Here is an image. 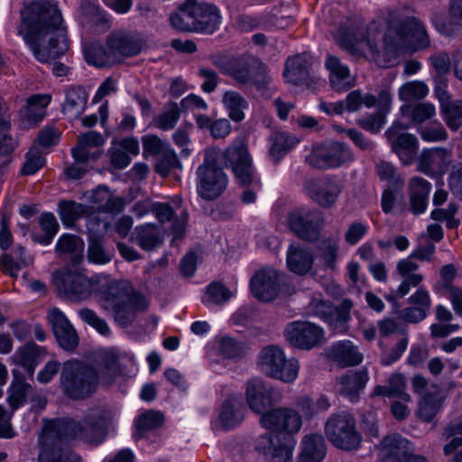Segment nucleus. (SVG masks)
Here are the masks:
<instances>
[{
  "mask_svg": "<svg viewBox=\"0 0 462 462\" xmlns=\"http://www.w3.org/2000/svg\"><path fill=\"white\" fill-rule=\"evenodd\" d=\"M115 62L119 60V56H133L139 52L131 37L123 32H115L110 35L106 44Z\"/></svg>",
  "mask_w": 462,
  "mask_h": 462,
  "instance_id": "nucleus-41",
  "label": "nucleus"
},
{
  "mask_svg": "<svg viewBox=\"0 0 462 462\" xmlns=\"http://www.w3.org/2000/svg\"><path fill=\"white\" fill-rule=\"evenodd\" d=\"M235 295L236 291L228 290L220 282H212L207 287L202 301L208 308H212L225 304Z\"/></svg>",
  "mask_w": 462,
  "mask_h": 462,
  "instance_id": "nucleus-48",
  "label": "nucleus"
},
{
  "mask_svg": "<svg viewBox=\"0 0 462 462\" xmlns=\"http://www.w3.org/2000/svg\"><path fill=\"white\" fill-rule=\"evenodd\" d=\"M430 184L420 177H413L410 180L411 208L414 214H421L427 208V199L430 191Z\"/></svg>",
  "mask_w": 462,
  "mask_h": 462,
  "instance_id": "nucleus-37",
  "label": "nucleus"
},
{
  "mask_svg": "<svg viewBox=\"0 0 462 462\" xmlns=\"http://www.w3.org/2000/svg\"><path fill=\"white\" fill-rule=\"evenodd\" d=\"M88 100L86 91L80 87L69 88L62 105V112L69 118H78L85 110Z\"/></svg>",
  "mask_w": 462,
  "mask_h": 462,
  "instance_id": "nucleus-40",
  "label": "nucleus"
},
{
  "mask_svg": "<svg viewBox=\"0 0 462 462\" xmlns=\"http://www.w3.org/2000/svg\"><path fill=\"white\" fill-rule=\"evenodd\" d=\"M300 143V139L284 132H278L271 137L270 156L279 162L289 151Z\"/></svg>",
  "mask_w": 462,
  "mask_h": 462,
  "instance_id": "nucleus-44",
  "label": "nucleus"
},
{
  "mask_svg": "<svg viewBox=\"0 0 462 462\" xmlns=\"http://www.w3.org/2000/svg\"><path fill=\"white\" fill-rule=\"evenodd\" d=\"M410 442L399 435L388 436L381 443L382 462H427L421 456L408 452Z\"/></svg>",
  "mask_w": 462,
  "mask_h": 462,
  "instance_id": "nucleus-19",
  "label": "nucleus"
},
{
  "mask_svg": "<svg viewBox=\"0 0 462 462\" xmlns=\"http://www.w3.org/2000/svg\"><path fill=\"white\" fill-rule=\"evenodd\" d=\"M101 277L86 276L80 272L60 271L53 276V283L59 292L70 300H84L99 288Z\"/></svg>",
  "mask_w": 462,
  "mask_h": 462,
  "instance_id": "nucleus-10",
  "label": "nucleus"
},
{
  "mask_svg": "<svg viewBox=\"0 0 462 462\" xmlns=\"http://www.w3.org/2000/svg\"><path fill=\"white\" fill-rule=\"evenodd\" d=\"M83 52L86 61L96 67H105L115 62L109 50L97 43L85 44Z\"/></svg>",
  "mask_w": 462,
  "mask_h": 462,
  "instance_id": "nucleus-51",
  "label": "nucleus"
},
{
  "mask_svg": "<svg viewBox=\"0 0 462 462\" xmlns=\"http://www.w3.org/2000/svg\"><path fill=\"white\" fill-rule=\"evenodd\" d=\"M257 366L267 376L284 383L294 382L300 371L299 361L287 358L283 349L274 345L264 346L260 351Z\"/></svg>",
  "mask_w": 462,
  "mask_h": 462,
  "instance_id": "nucleus-9",
  "label": "nucleus"
},
{
  "mask_svg": "<svg viewBox=\"0 0 462 462\" xmlns=\"http://www.w3.org/2000/svg\"><path fill=\"white\" fill-rule=\"evenodd\" d=\"M100 303L122 327L130 325L137 312L144 310L148 305L144 297L139 294L129 295L116 282L101 293Z\"/></svg>",
  "mask_w": 462,
  "mask_h": 462,
  "instance_id": "nucleus-6",
  "label": "nucleus"
},
{
  "mask_svg": "<svg viewBox=\"0 0 462 462\" xmlns=\"http://www.w3.org/2000/svg\"><path fill=\"white\" fill-rule=\"evenodd\" d=\"M406 128L408 125L395 121L385 132V136L402 163L410 164L416 155L418 140L413 134L402 133Z\"/></svg>",
  "mask_w": 462,
  "mask_h": 462,
  "instance_id": "nucleus-15",
  "label": "nucleus"
},
{
  "mask_svg": "<svg viewBox=\"0 0 462 462\" xmlns=\"http://www.w3.org/2000/svg\"><path fill=\"white\" fill-rule=\"evenodd\" d=\"M378 97L373 94H366L364 97L358 90L350 92L344 102L345 110L348 112L357 111L363 105L368 108L375 106Z\"/></svg>",
  "mask_w": 462,
  "mask_h": 462,
  "instance_id": "nucleus-55",
  "label": "nucleus"
},
{
  "mask_svg": "<svg viewBox=\"0 0 462 462\" xmlns=\"http://www.w3.org/2000/svg\"><path fill=\"white\" fill-rule=\"evenodd\" d=\"M392 96L387 89L382 90L376 102L377 110L374 115H370L359 119L358 124L365 130L376 133L380 131L386 123V116L391 111Z\"/></svg>",
  "mask_w": 462,
  "mask_h": 462,
  "instance_id": "nucleus-29",
  "label": "nucleus"
},
{
  "mask_svg": "<svg viewBox=\"0 0 462 462\" xmlns=\"http://www.w3.org/2000/svg\"><path fill=\"white\" fill-rule=\"evenodd\" d=\"M163 422V416L159 411H146L139 415L135 421L137 434L142 437L143 432L161 426Z\"/></svg>",
  "mask_w": 462,
  "mask_h": 462,
  "instance_id": "nucleus-60",
  "label": "nucleus"
},
{
  "mask_svg": "<svg viewBox=\"0 0 462 462\" xmlns=\"http://www.w3.org/2000/svg\"><path fill=\"white\" fill-rule=\"evenodd\" d=\"M285 280L286 275H280L272 268H263L251 279L252 293L262 301H271L282 291Z\"/></svg>",
  "mask_w": 462,
  "mask_h": 462,
  "instance_id": "nucleus-14",
  "label": "nucleus"
},
{
  "mask_svg": "<svg viewBox=\"0 0 462 462\" xmlns=\"http://www.w3.org/2000/svg\"><path fill=\"white\" fill-rule=\"evenodd\" d=\"M284 337L294 346L310 349L322 341L324 331L313 323L295 321L287 326Z\"/></svg>",
  "mask_w": 462,
  "mask_h": 462,
  "instance_id": "nucleus-16",
  "label": "nucleus"
},
{
  "mask_svg": "<svg viewBox=\"0 0 462 462\" xmlns=\"http://www.w3.org/2000/svg\"><path fill=\"white\" fill-rule=\"evenodd\" d=\"M328 358L340 367L354 366L363 361V354L350 340L335 343L327 350Z\"/></svg>",
  "mask_w": 462,
  "mask_h": 462,
  "instance_id": "nucleus-25",
  "label": "nucleus"
},
{
  "mask_svg": "<svg viewBox=\"0 0 462 462\" xmlns=\"http://www.w3.org/2000/svg\"><path fill=\"white\" fill-rule=\"evenodd\" d=\"M374 395H383L396 398L402 402H410L411 397L405 393V379L401 374H393L389 380V386L378 385L374 390Z\"/></svg>",
  "mask_w": 462,
  "mask_h": 462,
  "instance_id": "nucleus-47",
  "label": "nucleus"
},
{
  "mask_svg": "<svg viewBox=\"0 0 462 462\" xmlns=\"http://www.w3.org/2000/svg\"><path fill=\"white\" fill-rule=\"evenodd\" d=\"M245 416V407L238 396H232L222 404L217 422L225 429H230L238 425Z\"/></svg>",
  "mask_w": 462,
  "mask_h": 462,
  "instance_id": "nucleus-34",
  "label": "nucleus"
},
{
  "mask_svg": "<svg viewBox=\"0 0 462 462\" xmlns=\"http://www.w3.org/2000/svg\"><path fill=\"white\" fill-rule=\"evenodd\" d=\"M325 433L328 440L341 449H356L361 442V435L356 429V420L346 412L331 415L325 425Z\"/></svg>",
  "mask_w": 462,
  "mask_h": 462,
  "instance_id": "nucleus-12",
  "label": "nucleus"
},
{
  "mask_svg": "<svg viewBox=\"0 0 462 462\" xmlns=\"http://www.w3.org/2000/svg\"><path fill=\"white\" fill-rule=\"evenodd\" d=\"M337 249L338 240L336 238H328L320 242L319 257L323 261L326 267L332 270L336 269Z\"/></svg>",
  "mask_w": 462,
  "mask_h": 462,
  "instance_id": "nucleus-56",
  "label": "nucleus"
},
{
  "mask_svg": "<svg viewBox=\"0 0 462 462\" xmlns=\"http://www.w3.org/2000/svg\"><path fill=\"white\" fill-rule=\"evenodd\" d=\"M443 435L452 439L444 446L443 452L446 456L451 455L454 451L462 447V420L450 422L444 430Z\"/></svg>",
  "mask_w": 462,
  "mask_h": 462,
  "instance_id": "nucleus-54",
  "label": "nucleus"
},
{
  "mask_svg": "<svg viewBox=\"0 0 462 462\" xmlns=\"http://www.w3.org/2000/svg\"><path fill=\"white\" fill-rule=\"evenodd\" d=\"M39 350L34 345H26L19 349L14 356V360L20 365L25 372L32 376L39 363Z\"/></svg>",
  "mask_w": 462,
  "mask_h": 462,
  "instance_id": "nucleus-52",
  "label": "nucleus"
},
{
  "mask_svg": "<svg viewBox=\"0 0 462 462\" xmlns=\"http://www.w3.org/2000/svg\"><path fill=\"white\" fill-rule=\"evenodd\" d=\"M368 380L369 375L365 368L349 371L338 379L337 391L350 402H356Z\"/></svg>",
  "mask_w": 462,
  "mask_h": 462,
  "instance_id": "nucleus-26",
  "label": "nucleus"
},
{
  "mask_svg": "<svg viewBox=\"0 0 462 462\" xmlns=\"http://www.w3.org/2000/svg\"><path fill=\"white\" fill-rule=\"evenodd\" d=\"M85 211L84 206L73 201H64L59 205V215L65 226L72 225Z\"/></svg>",
  "mask_w": 462,
  "mask_h": 462,
  "instance_id": "nucleus-59",
  "label": "nucleus"
},
{
  "mask_svg": "<svg viewBox=\"0 0 462 462\" xmlns=\"http://www.w3.org/2000/svg\"><path fill=\"white\" fill-rule=\"evenodd\" d=\"M260 425L276 433L260 436L255 449L270 462H291L296 444L291 435L299 432L302 426L299 411L288 407L271 409L261 416Z\"/></svg>",
  "mask_w": 462,
  "mask_h": 462,
  "instance_id": "nucleus-5",
  "label": "nucleus"
},
{
  "mask_svg": "<svg viewBox=\"0 0 462 462\" xmlns=\"http://www.w3.org/2000/svg\"><path fill=\"white\" fill-rule=\"evenodd\" d=\"M296 406L306 419H310L326 411L330 407V402L325 395H320L316 399L302 396L297 400Z\"/></svg>",
  "mask_w": 462,
  "mask_h": 462,
  "instance_id": "nucleus-50",
  "label": "nucleus"
},
{
  "mask_svg": "<svg viewBox=\"0 0 462 462\" xmlns=\"http://www.w3.org/2000/svg\"><path fill=\"white\" fill-rule=\"evenodd\" d=\"M220 150L208 149L203 163L197 169V190L205 199H214L223 193L227 186V176L217 167ZM225 157V152L222 154Z\"/></svg>",
  "mask_w": 462,
  "mask_h": 462,
  "instance_id": "nucleus-8",
  "label": "nucleus"
},
{
  "mask_svg": "<svg viewBox=\"0 0 462 462\" xmlns=\"http://www.w3.org/2000/svg\"><path fill=\"white\" fill-rule=\"evenodd\" d=\"M195 32L213 33L222 22L220 10L212 4L193 5Z\"/></svg>",
  "mask_w": 462,
  "mask_h": 462,
  "instance_id": "nucleus-24",
  "label": "nucleus"
},
{
  "mask_svg": "<svg viewBox=\"0 0 462 462\" xmlns=\"http://www.w3.org/2000/svg\"><path fill=\"white\" fill-rule=\"evenodd\" d=\"M309 196L323 207L331 206L340 193L339 186L332 180H311L307 186Z\"/></svg>",
  "mask_w": 462,
  "mask_h": 462,
  "instance_id": "nucleus-31",
  "label": "nucleus"
},
{
  "mask_svg": "<svg viewBox=\"0 0 462 462\" xmlns=\"http://www.w3.org/2000/svg\"><path fill=\"white\" fill-rule=\"evenodd\" d=\"M320 215L317 211L298 209L288 217L290 229L298 236L306 240L316 239L319 235Z\"/></svg>",
  "mask_w": 462,
  "mask_h": 462,
  "instance_id": "nucleus-18",
  "label": "nucleus"
},
{
  "mask_svg": "<svg viewBox=\"0 0 462 462\" xmlns=\"http://www.w3.org/2000/svg\"><path fill=\"white\" fill-rule=\"evenodd\" d=\"M10 127V116L6 108L0 103V154H8L14 148V142L7 135Z\"/></svg>",
  "mask_w": 462,
  "mask_h": 462,
  "instance_id": "nucleus-57",
  "label": "nucleus"
},
{
  "mask_svg": "<svg viewBox=\"0 0 462 462\" xmlns=\"http://www.w3.org/2000/svg\"><path fill=\"white\" fill-rule=\"evenodd\" d=\"M115 62L119 60V56H133L139 52L131 37L123 32H115L110 35L106 44Z\"/></svg>",
  "mask_w": 462,
  "mask_h": 462,
  "instance_id": "nucleus-42",
  "label": "nucleus"
},
{
  "mask_svg": "<svg viewBox=\"0 0 462 462\" xmlns=\"http://www.w3.org/2000/svg\"><path fill=\"white\" fill-rule=\"evenodd\" d=\"M104 143L105 140L100 134L89 131L79 136L77 145L72 149V157L77 162L92 164L103 154Z\"/></svg>",
  "mask_w": 462,
  "mask_h": 462,
  "instance_id": "nucleus-22",
  "label": "nucleus"
},
{
  "mask_svg": "<svg viewBox=\"0 0 462 462\" xmlns=\"http://www.w3.org/2000/svg\"><path fill=\"white\" fill-rule=\"evenodd\" d=\"M326 454L325 441L319 434L306 435L301 441L298 462H322Z\"/></svg>",
  "mask_w": 462,
  "mask_h": 462,
  "instance_id": "nucleus-35",
  "label": "nucleus"
},
{
  "mask_svg": "<svg viewBox=\"0 0 462 462\" xmlns=\"http://www.w3.org/2000/svg\"><path fill=\"white\" fill-rule=\"evenodd\" d=\"M13 375L14 380L9 387L7 400L9 405L15 410L25 403L26 398L32 392V387L19 375L16 369L13 370Z\"/></svg>",
  "mask_w": 462,
  "mask_h": 462,
  "instance_id": "nucleus-43",
  "label": "nucleus"
},
{
  "mask_svg": "<svg viewBox=\"0 0 462 462\" xmlns=\"http://www.w3.org/2000/svg\"><path fill=\"white\" fill-rule=\"evenodd\" d=\"M442 112L448 126L451 130L457 131L461 126L462 100L449 102L444 106Z\"/></svg>",
  "mask_w": 462,
  "mask_h": 462,
  "instance_id": "nucleus-62",
  "label": "nucleus"
},
{
  "mask_svg": "<svg viewBox=\"0 0 462 462\" xmlns=\"http://www.w3.org/2000/svg\"><path fill=\"white\" fill-rule=\"evenodd\" d=\"M48 319L59 345L65 350H73L79 344V337L65 314L53 308L49 311Z\"/></svg>",
  "mask_w": 462,
  "mask_h": 462,
  "instance_id": "nucleus-20",
  "label": "nucleus"
},
{
  "mask_svg": "<svg viewBox=\"0 0 462 462\" xmlns=\"http://www.w3.org/2000/svg\"><path fill=\"white\" fill-rule=\"evenodd\" d=\"M39 225L42 233L33 232L32 240L42 245H48L59 230L57 219L51 213H43L39 218Z\"/></svg>",
  "mask_w": 462,
  "mask_h": 462,
  "instance_id": "nucleus-46",
  "label": "nucleus"
},
{
  "mask_svg": "<svg viewBox=\"0 0 462 462\" xmlns=\"http://www.w3.org/2000/svg\"><path fill=\"white\" fill-rule=\"evenodd\" d=\"M383 26L374 22L360 32H338L337 42L351 53L370 56L379 66L387 67L391 60L381 57H393L399 51H415L430 45L425 26L419 20L410 18L404 22H392Z\"/></svg>",
  "mask_w": 462,
  "mask_h": 462,
  "instance_id": "nucleus-1",
  "label": "nucleus"
},
{
  "mask_svg": "<svg viewBox=\"0 0 462 462\" xmlns=\"http://www.w3.org/2000/svg\"><path fill=\"white\" fill-rule=\"evenodd\" d=\"M225 157L226 162L230 164L237 181L245 186L251 185L253 188L243 193V202L245 204L254 202L256 190L260 188V180L245 143L242 140L236 141L226 150Z\"/></svg>",
  "mask_w": 462,
  "mask_h": 462,
  "instance_id": "nucleus-7",
  "label": "nucleus"
},
{
  "mask_svg": "<svg viewBox=\"0 0 462 462\" xmlns=\"http://www.w3.org/2000/svg\"><path fill=\"white\" fill-rule=\"evenodd\" d=\"M456 276V269L448 264L442 267L440 272V281L438 282L437 289L439 293L449 300L454 311L462 316V290L452 285L450 282Z\"/></svg>",
  "mask_w": 462,
  "mask_h": 462,
  "instance_id": "nucleus-27",
  "label": "nucleus"
},
{
  "mask_svg": "<svg viewBox=\"0 0 462 462\" xmlns=\"http://www.w3.org/2000/svg\"><path fill=\"white\" fill-rule=\"evenodd\" d=\"M428 94L429 88L421 81L408 82L399 89V97L405 102L423 98Z\"/></svg>",
  "mask_w": 462,
  "mask_h": 462,
  "instance_id": "nucleus-58",
  "label": "nucleus"
},
{
  "mask_svg": "<svg viewBox=\"0 0 462 462\" xmlns=\"http://www.w3.org/2000/svg\"><path fill=\"white\" fill-rule=\"evenodd\" d=\"M55 251L59 256L69 257L78 263L83 258L84 242L75 235L63 234L56 243Z\"/></svg>",
  "mask_w": 462,
  "mask_h": 462,
  "instance_id": "nucleus-36",
  "label": "nucleus"
},
{
  "mask_svg": "<svg viewBox=\"0 0 462 462\" xmlns=\"http://www.w3.org/2000/svg\"><path fill=\"white\" fill-rule=\"evenodd\" d=\"M313 260L311 252L300 245L292 244L287 250V266L296 274L308 273L313 265Z\"/></svg>",
  "mask_w": 462,
  "mask_h": 462,
  "instance_id": "nucleus-32",
  "label": "nucleus"
},
{
  "mask_svg": "<svg viewBox=\"0 0 462 462\" xmlns=\"http://www.w3.org/2000/svg\"><path fill=\"white\" fill-rule=\"evenodd\" d=\"M352 307L351 300H344L340 306L335 309L320 293H314L307 306V312L326 321L336 334H341L347 330Z\"/></svg>",
  "mask_w": 462,
  "mask_h": 462,
  "instance_id": "nucleus-11",
  "label": "nucleus"
},
{
  "mask_svg": "<svg viewBox=\"0 0 462 462\" xmlns=\"http://www.w3.org/2000/svg\"><path fill=\"white\" fill-rule=\"evenodd\" d=\"M106 439L105 420L98 411H92L81 420L69 418L44 420L39 436V462H82L79 455L67 444L82 441L99 445Z\"/></svg>",
  "mask_w": 462,
  "mask_h": 462,
  "instance_id": "nucleus-2",
  "label": "nucleus"
},
{
  "mask_svg": "<svg viewBox=\"0 0 462 462\" xmlns=\"http://www.w3.org/2000/svg\"><path fill=\"white\" fill-rule=\"evenodd\" d=\"M245 398L249 408L262 415L269 411L277 402L274 399V390L259 378H252L246 383Z\"/></svg>",
  "mask_w": 462,
  "mask_h": 462,
  "instance_id": "nucleus-17",
  "label": "nucleus"
},
{
  "mask_svg": "<svg viewBox=\"0 0 462 462\" xmlns=\"http://www.w3.org/2000/svg\"><path fill=\"white\" fill-rule=\"evenodd\" d=\"M325 68L328 71L330 85L335 90L344 91L354 85V79L348 67L337 57L328 54L325 60Z\"/></svg>",
  "mask_w": 462,
  "mask_h": 462,
  "instance_id": "nucleus-28",
  "label": "nucleus"
},
{
  "mask_svg": "<svg viewBox=\"0 0 462 462\" xmlns=\"http://www.w3.org/2000/svg\"><path fill=\"white\" fill-rule=\"evenodd\" d=\"M445 395L437 387L428 390L420 402L419 416L424 420L430 421L441 409Z\"/></svg>",
  "mask_w": 462,
  "mask_h": 462,
  "instance_id": "nucleus-39",
  "label": "nucleus"
},
{
  "mask_svg": "<svg viewBox=\"0 0 462 462\" xmlns=\"http://www.w3.org/2000/svg\"><path fill=\"white\" fill-rule=\"evenodd\" d=\"M450 160V153L445 149L425 151L420 161V169L427 174H443Z\"/></svg>",
  "mask_w": 462,
  "mask_h": 462,
  "instance_id": "nucleus-33",
  "label": "nucleus"
},
{
  "mask_svg": "<svg viewBox=\"0 0 462 462\" xmlns=\"http://www.w3.org/2000/svg\"><path fill=\"white\" fill-rule=\"evenodd\" d=\"M380 337H388L394 334L400 333V338L394 348L391 352L390 363L398 360L404 351L407 349L409 344V336L404 328L393 319L384 318L377 323Z\"/></svg>",
  "mask_w": 462,
  "mask_h": 462,
  "instance_id": "nucleus-30",
  "label": "nucleus"
},
{
  "mask_svg": "<svg viewBox=\"0 0 462 462\" xmlns=\"http://www.w3.org/2000/svg\"><path fill=\"white\" fill-rule=\"evenodd\" d=\"M227 72L236 81L244 84H254L258 88L263 87L271 79L265 67L260 63L249 65L241 60H234L231 62Z\"/></svg>",
  "mask_w": 462,
  "mask_h": 462,
  "instance_id": "nucleus-21",
  "label": "nucleus"
},
{
  "mask_svg": "<svg viewBox=\"0 0 462 462\" xmlns=\"http://www.w3.org/2000/svg\"><path fill=\"white\" fill-rule=\"evenodd\" d=\"M193 5L184 4L177 12L171 15L172 27L184 32H195Z\"/></svg>",
  "mask_w": 462,
  "mask_h": 462,
  "instance_id": "nucleus-53",
  "label": "nucleus"
},
{
  "mask_svg": "<svg viewBox=\"0 0 462 462\" xmlns=\"http://www.w3.org/2000/svg\"><path fill=\"white\" fill-rule=\"evenodd\" d=\"M124 359L130 363L132 372L137 371L134 356H123L116 349L104 353L97 369L76 360L65 362L60 379L63 393L71 399H82L94 393L99 383H115L124 375Z\"/></svg>",
  "mask_w": 462,
  "mask_h": 462,
  "instance_id": "nucleus-4",
  "label": "nucleus"
},
{
  "mask_svg": "<svg viewBox=\"0 0 462 462\" xmlns=\"http://www.w3.org/2000/svg\"><path fill=\"white\" fill-rule=\"evenodd\" d=\"M143 147V155L146 157L148 155H161L162 154L167 148L171 146L160 139L158 136L153 134H147L143 136L142 138Z\"/></svg>",
  "mask_w": 462,
  "mask_h": 462,
  "instance_id": "nucleus-64",
  "label": "nucleus"
},
{
  "mask_svg": "<svg viewBox=\"0 0 462 462\" xmlns=\"http://www.w3.org/2000/svg\"><path fill=\"white\" fill-rule=\"evenodd\" d=\"M179 119L180 108L176 104H173L167 110L155 117L154 125L159 129L168 131L176 125Z\"/></svg>",
  "mask_w": 462,
  "mask_h": 462,
  "instance_id": "nucleus-63",
  "label": "nucleus"
},
{
  "mask_svg": "<svg viewBox=\"0 0 462 462\" xmlns=\"http://www.w3.org/2000/svg\"><path fill=\"white\" fill-rule=\"evenodd\" d=\"M51 100V96L49 94H37L30 97L19 112L21 125L27 128L41 122L46 116V109Z\"/></svg>",
  "mask_w": 462,
  "mask_h": 462,
  "instance_id": "nucleus-23",
  "label": "nucleus"
},
{
  "mask_svg": "<svg viewBox=\"0 0 462 462\" xmlns=\"http://www.w3.org/2000/svg\"><path fill=\"white\" fill-rule=\"evenodd\" d=\"M222 102L233 121L240 122L245 118L244 110L248 107V103L239 93L232 90L226 91Z\"/></svg>",
  "mask_w": 462,
  "mask_h": 462,
  "instance_id": "nucleus-49",
  "label": "nucleus"
},
{
  "mask_svg": "<svg viewBox=\"0 0 462 462\" xmlns=\"http://www.w3.org/2000/svg\"><path fill=\"white\" fill-rule=\"evenodd\" d=\"M309 66L310 57L307 54L289 58L283 71L285 80L294 85L301 83L309 73Z\"/></svg>",
  "mask_w": 462,
  "mask_h": 462,
  "instance_id": "nucleus-38",
  "label": "nucleus"
},
{
  "mask_svg": "<svg viewBox=\"0 0 462 462\" xmlns=\"http://www.w3.org/2000/svg\"><path fill=\"white\" fill-rule=\"evenodd\" d=\"M21 17L18 34L39 61L49 62L68 51L65 27L57 5L48 0L32 2L21 12Z\"/></svg>",
  "mask_w": 462,
  "mask_h": 462,
  "instance_id": "nucleus-3",
  "label": "nucleus"
},
{
  "mask_svg": "<svg viewBox=\"0 0 462 462\" xmlns=\"http://www.w3.org/2000/svg\"><path fill=\"white\" fill-rule=\"evenodd\" d=\"M353 159L351 150L344 143L337 142L315 144L307 156L310 165L324 170L344 166L350 163Z\"/></svg>",
  "mask_w": 462,
  "mask_h": 462,
  "instance_id": "nucleus-13",
  "label": "nucleus"
},
{
  "mask_svg": "<svg viewBox=\"0 0 462 462\" xmlns=\"http://www.w3.org/2000/svg\"><path fill=\"white\" fill-rule=\"evenodd\" d=\"M181 163L178 159L175 151L170 147L160 155V159L156 163V171L162 177L168 176L171 169H180Z\"/></svg>",
  "mask_w": 462,
  "mask_h": 462,
  "instance_id": "nucleus-61",
  "label": "nucleus"
},
{
  "mask_svg": "<svg viewBox=\"0 0 462 462\" xmlns=\"http://www.w3.org/2000/svg\"><path fill=\"white\" fill-rule=\"evenodd\" d=\"M133 239L142 249L149 251L161 243V233L157 226L144 224L135 227Z\"/></svg>",
  "mask_w": 462,
  "mask_h": 462,
  "instance_id": "nucleus-45",
  "label": "nucleus"
}]
</instances>
